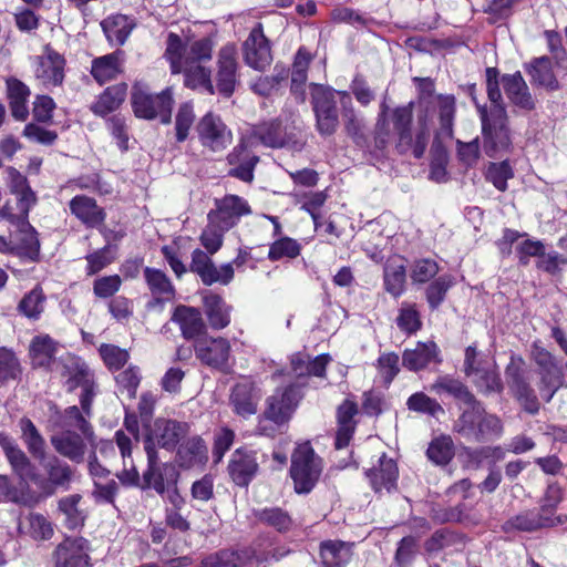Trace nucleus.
<instances>
[{
    "mask_svg": "<svg viewBox=\"0 0 567 567\" xmlns=\"http://www.w3.org/2000/svg\"><path fill=\"white\" fill-rule=\"evenodd\" d=\"M412 118L413 103L395 109H390L383 103L375 125L377 146L385 148L391 142H394L400 154L411 152L414 157L420 158L427 146L433 120L427 117L425 125H422L419 110H416V131L413 134Z\"/></svg>",
    "mask_w": 567,
    "mask_h": 567,
    "instance_id": "1",
    "label": "nucleus"
},
{
    "mask_svg": "<svg viewBox=\"0 0 567 567\" xmlns=\"http://www.w3.org/2000/svg\"><path fill=\"white\" fill-rule=\"evenodd\" d=\"M413 81L419 89V118L425 125L427 117L433 120L437 109L440 130L437 134L442 137H452L453 121L455 114V99L453 95H434V82L429 78H414Z\"/></svg>",
    "mask_w": 567,
    "mask_h": 567,
    "instance_id": "2",
    "label": "nucleus"
},
{
    "mask_svg": "<svg viewBox=\"0 0 567 567\" xmlns=\"http://www.w3.org/2000/svg\"><path fill=\"white\" fill-rule=\"evenodd\" d=\"M473 402H465L462 414L454 422L453 430L461 436L482 442L503 434V424L495 414L486 412L483 404L472 398Z\"/></svg>",
    "mask_w": 567,
    "mask_h": 567,
    "instance_id": "3",
    "label": "nucleus"
},
{
    "mask_svg": "<svg viewBox=\"0 0 567 567\" xmlns=\"http://www.w3.org/2000/svg\"><path fill=\"white\" fill-rule=\"evenodd\" d=\"M214 47L215 42L210 37L184 43L179 35L169 33L166 40L165 56L171 64L172 73H181L183 63H209L213 59Z\"/></svg>",
    "mask_w": 567,
    "mask_h": 567,
    "instance_id": "4",
    "label": "nucleus"
},
{
    "mask_svg": "<svg viewBox=\"0 0 567 567\" xmlns=\"http://www.w3.org/2000/svg\"><path fill=\"white\" fill-rule=\"evenodd\" d=\"M131 104L135 116L138 118L154 120L159 117L162 123H171L174 104L171 87L153 94L145 84L136 83L132 89Z\"/></svg>",
    "mask_w": 567,
    "mask_h": 567,
    "instance_id": "5",
    "label": "nucleus"
},
{
    "mask_svg": "<svg viewBox=\"0 0 567 567\" xmlns=\"http://www.w3.org/2000/svg\"><path fill=\"white\" fill-rule=\"evenodd\" d=\"M0 218L17 228L16 235H12L14 255L30 261H37L40 255V241L37 230L29 223V213H16L13 206L7 202L0 208Z\"/></svg>",
    "mask_w": 567,
    "mask_h": 567,
    "instance_id": "6",
    "label": "nucleus"
},
{
    "mask_svg": "<svg viewBox=\"0 0 567 567\" xmlns=\"http://www.w3.org/2000/svg\"><path fill=\"white\" fill-rule=\"evenodd\" d=\"M530 359L537 367L539 393L546 402H549L563 383V367L556 357L544 348L539 341L532 344Z\"/></svg>",
    "mask_w": 567,
    "mask_h": 567,
    "instance_id": "7",
    "label": "nucleus"
},
{
    "mask_svg": "<svg viewBox=\"0 0 567 567\" xmlns=\"http://www.w3.org/2000/svg\"><path fill=\"white\" fill-rule=\"evenodd\" d=\"M311 103L316 114L317 127L323 135H331L336 132L339 124V115L337 109V95L341 101L351 100L348 92L334 91L329 86L321 84L311 85Z\"/></svg>",
    "mask_w": 567,
    "mask_h": 567,
    "instance_id": "8",
    "label": "nucleus"
},
{
    "mask_svg": "<svg viewBox=\"0 0 567 567\" xmlns=\"http://www.w3.org/2000/svg\"><path fill=\"white\" fill-rule=\"evenodd\" d=\"M322 465L310 443L306 442L292 454L290 474L297 493H309L319 480Z\"/></svg>",
    "mask_w": 567,
    "mask_h": 567,
    "instance_id": "9",
    "label": "nucleus"
},
{
    "mask_svg": "<svg viewBox=\"0 0 567 567\" xmlns=\"http://www.w3.org/2000/svg\"><path fill=\"white\" fill-rule=\"evenodd\" d=\"M480 113L485 153L489 157H494L507 152L511 148L512 141L505 107H498L496 115H488L485 109H481Z\"/></svg>",
    "mask_w": 567,
    "mask_h": 567,
    "instance_id": "10",
    "label": "nucleus"
},
{
    "mask_svg": "<svg viewBox=\"0 0 567 567\" xmlns=\"http://www.w3.org/2000/svg\"><path fill=\"white\" fill-rule=\"evenodd\" d=\"M188 424L169 419H156L146 430L144 451L146 454H159L158 449L174 451L179 441L187 434Z\"/></svg>",
    "mask_w": 567,
    "mask_h": 567,
    "instance_id": "11",
    "label": "nucleus"
},
{
    "mask_svg": "<svg viewBox=\"0 0 567 567\" xmlns=\"http://www.w3.org/2000/svg\"><path fill=\"white\" fill-rule=\"evenodd\" d=\"M505 375L509 392L519 405L529 414L538 413L539 400L525 374V360L520 355H512L506 365Z\"/></svg>",
    "mask_w": 567,
    "mask_h": 567,
    "instance_id": "12",
    "label": "nucleus"
},
{
    "mask_svg": "<svg viewBox=\"0 0 567 567\" xmlns=\"http://www.w3.org/2000/svg\"><path fill=\"white\" fill-rule=\"evenodd\" d=\"M210 254L200 249L192 252L189 271L196 274L206 286L214 284L228 285L234 278V264L240 266L244 260L237 257L233 262L224 264L219 268L213 262Z\"/></svg>",
    "mask_w": 567,
    "mask_h": 567,
    "instance_id": "13",
    "label": "nucleus"
},
{
    "mask_svg": "<svg viewBox=\"0 0 567 567\" xmlns=\"http://www.w3.org/2000/svg\"><path fill=\"white\" fill-rule=\"evenodd\" d=\"M216 89L225 97L235 92L238 84V50L235 43L224 44L216 59Z\"/></svg>",
    "mask_w": 567,
    "mask_h": 567,
    "instance_id": "14",
    "label": "nucleus"
},
{
    "mask_svg": "<svg viewBox=\"0 0 567 567\" xmlns=\"http://www.w3.org/2000/svg\"><path fill=\"white\" fill-rule=\"evenodd\" d=\"M200 144L213 151H224L233 141V133L221 117L213 112L205 114L196 126Z\"/></svg>",
    "mask_w": 567,
    "mask_h": 567,
    "instance_id": "15",
    "label": "nucleus"
},
{
    "mask_svg": "<svg viewBox=\"0 0 567 567\" xmlns=\"http://www.w3.org/2000/svg\"><path fill=\"white\" fill-rule=\"evenodd\" d=\"M0 446L12 473L25 482H40V473L27 453L18 445L16 440L4 432H0Z\"/></svg>",
    "mask_w": 567,
    "mask_h": 567,
    "instance_id": "16",
    "label": "nucleus"
},
{
    "mask_svg": "<svg viewBox=\"0 0 567 567\" xmlns=\"http://www.w3.org/2000/svg\"><path fill=\"white\" fill-rule=\"evenodd\" d=\"M300 398V390L295 384L277 389L267 399V408L264 412L265 417L277 425L286 424L297 408Z\"/></svg>",
    "mask_w": 567,
    "mask_h": 567,
    "instance_id": "17",
    "label": "nucleus"
},
{
    "mask_svg": "<svg viewBox=\"0 0 567 567\" xmlns=\"http://www.w3.org/2000/svg\"><path fill=\"white\" fill-rule=\"evenodd\" d=\"M42 465L44 475L40 474V482H32L45 495H52L56 488H68L73 477L71 466L55 455H44L43 461H39Z\"/></svg>",
    "mask_w": 567,
    "mask_h": 567,
    "instance_id": "18",
    "label": "nucleus"
},
{
    "mask_svg": "<svg viewBox=\"0 0 567 567\" xmlns=\"http://www.w3.org/2000/svg\"><path fill=\"white\" fill-rule=\"evenodd\" d=\"M194 350L196 358L205 365L224 372L229 369L231 346L227 339L221 337L198 339Z\"/></svg>",
    "mask_w": 567,
    "mask_h": 567,
    "instance_id": "19",
    "label": "nucleus"
},
{
    "mask_svg": "<svg viewBox=\"0 0 567 567\" xmlns=\"http://www.w3.org/2000/svg\"><path fill=\"white\" fill-rule=\"evenodd\" d=\"M243 51L246 64L257 71H265L271 64V49L261 23L250 31L243 44Z\"/></svg>",
    "mask_w": 567,
    "mask_h": 567,
    "instance_id": "20",
    "label": "nucleus"
},
{
    "mask_svg": "<svg viewBox=\"0 0 567 567\" xmlns=\"http://www.w3.org/2000/svg\"><path fill=\"white\" fill-rule=\"evenodd\" d=\"M147 468L143 473L142 488L153 487L163 494L169 486L177 483L178 473L172 463L163 462L159 454H146Z\"/></svg>",
    "mask_w": 567,
    "mask_h": 567,
    "instance_id": "21",
    "label": "nucleus"
},
{
    "mask_svg": "<svg viewBox=\"0 0 567 567\" xmlns=\"http://www.w3.org/2000/svg\"><path fill=\"white\" fill-rule=\"evenodd\" d=\"M65 59L53 49L45 47L44 53L35 59L34 76L45 87L62 85Z\"/></svg>",
    "mask_w": 567,
    "mask_h": 567,
    "instance_id": "22",
    "label": "nucleus"
},
{
    "mask_svg": "<svg viewBox=\"0 0 567 567\" xmlns=\"http://www.w3.org/2000/svg\"><path fill=\"white\" fill-rule=\"evenodd\" d=\"M216 208L208 213V217L214 218L221 228L231 229L243 216L251 214V208L246 199L238 195H226L215 200Z\"/></svg>",
    "mask_w": 567,
    "mask_h": 567,
    "instance_id": "23",
    "label": "nucleus"
},
{
    "mask_svg": "<svg viewBox=\"0 0 567 567\" xmlns=\"http://www.w3.org/2000/svg\"><path fill=\"white\" fill-rule=\"evenodd\" d=\"M249 140H240L227 155V163L231 166L228 175L245 183L254 181V171L259 157L250 150Z\"/></svg>",
    "mask_w": 567,
    "mask_h": 567,
    "instance_id": "24",
    "label": "nucleus"
},
{
    "mask_svg": "<svg viewBox=\"0 0 567 567\" xmlns=\"http://www.w3.org/2000/svg\"><path fill=\"white\" fill-rule=\"evenodd\" d=\"M50 441L56 453L76 464L84 462L90 447L85 435L75 431H62L52 435Z\"/></svg>",
    "mask_w": 567,
    "mask_h": 567,
    "instance_id": "25",
    "label": "nucleus"
},
{
    "mask_svg": "<svg viewBox=\"0 0 567 567\" xmlns=\"http://www.w3.org/2000/svg\"><path fill=\"white\" fill-rule=\"evenodd\" d=\"M565 522H567L566 515L551 517L538 511H527L508 519L503 528L505 532L517 530L530 533L544 527L563 525Z\"/></svg>",
    "mask_w": 567,
    "mask_h": 567,
    "instance_id": "26",
    "label": "nucleus"
},
{
    "mask_svg": "<svg viewBox=\"0 0 567 567\" xmlns=\"http://www.w3.org/2000/svg\"><path fill=\"white\" fill-rule=\"evenodd\" d=\"M260 398L259 388L252 381L245 379L235 384L229 402L236 414L247 417L257 412Z\"/></svg>",
    "mask_w": 567,
    "mask_h": 567,
    "instance_id": "27",
    "label": "nucleus"
},
{
    "mask_svg": "<svg viewBox=\"0 0 567 567\" xmlns=\"http://www.w3.org/2000/svg\"><path fill=\"white\" fill-rule=\"evenodd\" d=\"M255 451L236 450L228 464V472L238 486H247L258 471V463Z\"/></svg>",
    "mask_w": 567,
    "mask_h": 567,
    "instance_id": "28",
    "label": "nucleus"
},
{
    "mask_svg": "<svg viewBox=\"0 0 567 567\" xmlns=\"http://www.w3.org/2000/svg\"><path fill=\"white\" fill-rule=\"evenodd\" d=\"M86 542L66 538L55 549V567H90Z\"/></svg>",
    "mask_w": 567,
    "mask_h": 567,
    "instance_id": "29",
    "label": "nucleus"
},
{
    "mask_svg": "<svg viewBox=\"0 0 567 567\" xmlns=\"http://www.w3.org/2000/svg\"><path fill=\"white\" fill-rule=\"evenodd\" d=\"M439 362L440 349L434 341L417 342L413 349H405L402 355V364L410 371H420Z\"/></svg>",
    "mask_w": 567,
    "mask_h": 567,
    "instance_id": "30",
    "label": "nucleus"
},
{
    "mask_svg": "<svg viewBox=\"0 0 567 567\" xmlns=\"http://www.w3.org/2000/svg\"><path fill=\"white\" fill-rule=\"evenodd\" d=\"M8 187L12 195L17 197V205L13 207L16 213H30L37 204V195L31 189L28 179L13 167L7 169Z\"/></svg>",
    "mask_w": 567,
    "mask_h": 567,
    "instance_id": "31",
    "label": "nucleus"
},
{
    "mask_svg": "<svg viewBox=\"0 0 567 567\" xmlns=\"http://www.w3.org/2000/svg\"><path fill=\"white\" fill-rule=\"evenodd\" d=\"M502 84L512 104L525 111L535 109V100L519 71L513 74H504Z\"/></svg>",
    "mask_w": 567,
    "mask_h": 567,
    "instance_id": "32",
    "label": "nucleus"
},
{
    "mask_svg": "<svg viewBox=\"0 0 567 567\" xmlns=\"http://www.w3.org/2000/svg\"><path fill=\"white\" fill-rule=\"evenodd\" d=\"M172 321L179 326L182 336L186 340L196 339L206 331L202 313L194 307L177 306L173 312Z\"/></svg>",
    "mask_w": 567,
    "mask_h": 567,
    "instance_id": "33",
    "label": "nucleus"
},
{
    "mask_svg": "<svg viewBox=\"0 0 567 567\" xmlns=\"http://www.w3.org/2000/svg\"><path fill=\"white\" fill-rule=\"evenodd\" d=\"M399 471L395 462L392 458L386 457L385 454L379 458L378 466L370 468L367 472V476L373 489L378 493L382 491L390 492L395 487Z\"/></svg>",
    "mask_w": 567,
    "mask_h": 567,
    "instance_id": "34",
    "label": "nucleus"
},
{
    "mask_svg": "<svg viewBox=\"0 0 567 567\" xmlns=\"http://www.w3.org/2000/svg\"><path fill=\"white\" fill-rule=\"evenodd\" d=\"M70 210L90 228L102 225L105 219V213L96 204V200L84 195H79L71 199Z\"/></svg>",
    "mask_w": 567,
    "mask_h": 567,
    "instance_id": "35",
    "label": "nucleus"
},
{
    "mask_svg": "<svg viewBox=\"0 0 567 567\" xmlns=\"http://www.w3.org/2000/svg\"><path fill=\"white\" fill-rule=\"evenodd\" d=\"M181 73L184 74L185 86L192 90L215 94L212 81V70L208 63H183Z\"/></svg>",
    "mask_w": 567,
    "mask_h": 567,
    "instance_id": "36",
    "label": "nucleus"
},
{
    "mask_svg": "<svg viewBox=\"0 0 567 567\" xmlns=\"http://www.w3.org/2000/svg\"><path fill=\"white\" fill-rule=\"evenodd\" d=\"M248 140L250 145L258 142L267 147L280 148L287 144L288 137L282 124L278 121H271L256 126Z\"/></svg>",
    "mask_w": 567,
    "mask_h": 567,
    "instance_id": "37",
    "label": "nucleus"
},
{
    "mask_svg": "<svg viewBox=\"0 0 567 567\" xmlns=\"http://www.w3.org/2000/svg\"><path fill=\"white\" fill-rule=\"evenodd\" d=\"M58 423L63 431L78 430L79 433H83L89 440L90 447H97L93 426L76 405L66 408L60 414Z\"/></svg>",
    "mask_w": 567,
    "mask_h": 567,
    "instance_id": "38",
    "label": "nucleus"
},
{
    "mask_svg": "<svg viewBox=\"0 0 567 567\" xmlns=\"http://www.w3.org/2000/svg\"><path fill=\"white\" fill-rule=\"evenodd\" d=\"M525 71L530 76L534 85L545 87L548 91L559 89V82L553 71L551 60L548 56L535 58L525 65Z\"/></svg>",
    "mask_w": 567,
    "mask_h": 567,
    "instance_id": "39",
    "label": "nucleus"
},
{
    "mask_svg": "<svg viewBox=\"0 0 567 567\" xmlns=\"http://www.w3.org/2000/svg\"><path fill=\"white\" fill-rule=\"evenodd\" d=\"M6 84L12 116L17 121H25L29 116L30 89L16 78L7 79Z\"/></svg>",
    "mask_w": 567,
    "mask_h": 567,
    "instance_id": "40",
    "label": "nucleus"
},
{
    "mask_svg": "<svg viewBox=\"0 0 567 567\" xmlns=\"http://www.w3.org/2000/svg\"><path fill=\"white\" fill-rule=\"evenodd\" d=\"M0 502L18 505H31L29 483L23 480L0 474Z\"/></svg>",
    "mask_w": 567,
    "mask_h": 567,
    "instance_id": "41",
    "label": "nucleus"
},
{
    "mask_svg": "<svg viewBox=\"0 0 567 567\" xmlns=\"http://www.w3.org/2000/svg\"><path fill=\"white\" fill-rule=\"evenodd\" d=\"M358 413L357 404L352 401H344L338 409V432L336 436V447L338 450L346 447L354 432V415Z\"/></svg>",
    "mask_w": 567,
    "mask_h": 567,
    "instance_id": "42",
    "label": "nucleus"
},
{
    "mask_svg": "<svg viewBox=\"0 0 567 567\" xmlns=\"http://www.w3.org/2000/svg\"><path fill=\"white\" fill-rule=\"evenodd\" d=\"M204 308L213 329L220 330L230 323V307L220 296L212 292L205 295Z\"/></svg>",
    "mask_w": 567,
    "mask_h": 567,
    "instance_id": "43",
    "label": "nucleus"
},
{
    "mask_svg": "<svg viewBox=\"0 0 567 567\" xmlns=\"http://www.w3.org/2000/svg\"><path fill=\"white\" fill-rule=\"evenodd\" d=\"M101 27L111 43L122 45L135 27L134 20L124 14H112L101 22Z\"/></svg>",
    "mask_w": 567,
    "mask_h": 567,
    "instance_id": "44",
    "label": "nucleus"
},
{
    "mask_svg": "<svg viewBox=\"0 0 567 567\" xmlns=\"http://www.w3.org/2000/svg\"><path fill=\"white\" fill-rule=\"evenodd\" d=\"M19 427L21 431V440L30 455L38 461H43L47 443L34 423L28 417H22L19 421Z\"/></svg>",
    "mask_w": 567,
    "mask_h": 567,
    "instance_id": "45",
    "label": "nucleus"
},
{
    "mask_svg": "<svg viewBox=\"0 0 567 567\" xmlns=\"http://www.w3.org/2000/svg\"><path fill=\"white\" fill-rule=\"evenodd\" d=\"M127 85L125 83L109 86L91 106L92 112L99 116H105L121 106L126 97Z\"/></svg>",
    "mask_w": 567,
    "mask_h": 567,
    "instance_id": "46",
    "label": "nucleus"
},
{
    "mask_svg": "<svg viewBox=\"0 0 567 567\" xmlns=\"http://www.w3.org/2000/svg\"><path fill=\"white\" fill-rule=\"evenodd\" d=\"M384 288L393 297H399L403 293L405 287V265L400 257L391 258L384 266Z\"/></svg>",
    "mask_w": 567,
    "mask_h": 567,
    "instance_id": "47",
    "label": "nucleus"
},
{
    "mask_svg": "<svg viewBox=\"0 0 567 567\" xmlns=\"http://www.w3.org/2000/svg\"><path fill=\"white\" fill-rule=\"evenodd\" d=\"M177 457L181 465L187 468L202 465L207 460V447L199 436H194L178 447Z\"/></svg>",
    "mask_w": 567,
    "mask_h": 567,
    "instance_id": "48",
    "label": "nucleus"
},
{
    "mask_svg": "<svg viewBox=\"0 0 567 567\" xmlns=\"http://www.w3.org/2000/svg\"><path fill=\"white\" fill-rule=\"evenodd\" d=\"M144 278L150 291L157 300H171L174 298L175 288L163 270L145 267Z\"/></svg>",
    "mask_w": 567,
    "mask_h": 567,
    "instance_id": "49",
    "label": "nucleus"
},
{
    "mask_svg": "<svg viewBox=\"0 0 567 567\" xmlns=\"http://www.w3.org/2000/svg\"><path fill=\"white\" fill-rule=\"evenodd\" d=\"M312 56L305 49L300 48L295 56L291 72V93L300 102L305 101L303 85L307 81V70L309 68Z\"/></svg>",
    "mask_w": 567,
    "mask_h": 567,
    "instance_id": "50",
    "label": "nucleus"
},
{
    "mask_svg": "<svg viewBox=\"0 0 567 567\" xmlns=\"http://www.w3.org/2000/svg\"><path fill=\"white\" fill-rule=\"evenodd\" d=\"M29 352L34 367H49L56 352V342L49 334L35 336Z\"/></svg>",
    "mask_w": 567,
    "mask_h": 567,
    "instance_id": "51",
    "label": "nucleus"
},
{
    "mask_svg": "<svg viewBox=\"0 0 567 567\" xmlns=\"http://www.w3.org/2000/svg\"><path fill=\"white\" fill-rule=\"evenodd\" d=\"M320 554L324 567H342L351 558V547L343 542L328 540L321 544Z\"/></svg>",
    "mask_w": 567,
    "mask_h": 567,
    "instance_id": "52",
    "label": "nucleus"
},
{
    "mask_svg": "<svg viewBox=\"0 0 567 567\" xmlns=\"http://www.w3.org/2000/svg\"><path fill=\"white\" fill-rule=\"evenodd\" d=\"M468 378L472 379L475 386L484 394L501 393L504 389L495 365L476 369Z\"/></svg>",
    "mask_w": 567,
    "mask_h": 567,
    "instance_id": "53",
    "label": "nucleus"
},
{
    "mask_svg": "<svg viewBox=\"0 0 567 567\" xmlns=\"http://www.w3.org/2000/svg\"><path fill=\"white\" fill-rule=\"evenodd\" d=\"M120 72V60L116 53H110L92 61L91 74L100 84L115 79Z\"/></svg>",
    "mask_w": 567,
    "mask_h": 567,
    "instance_id": "54",
    "label": "nucleus"
},
{
    "mask_svg": "<svg viewBox=\"0 0 567 567\" xmlns=\"http://www.w3.org/2000/svg\"><path fill=\"white\" fill-rule=\"evenodd\" d=\"M69 383L70 389H73L75 386L83 388L80 402L83 413L89 417L91 415L93 389L87 368L85 365H81L78 369V372L71 379H69Z\"/></svg>",
    "mask_w": 567,
    "mask_h": 567,
    "instance_id": "55",
    "label": "nucleus"
},
{
    "mask_svg": "<svg viewBox=\"0 0 567 567\" xmlns=\"http://www.w3.org/2000/svg\"><path fill=\"white\" fill-rule=\"evenodd\" d=\"M256 517L262 524H266L279 533H286L292 527V518L280 507H269L256 513Z\"/></svg>",
    "mask_w": 567,
    "mask_h": 567,
    "instance_id": "56",
    "label": "nucleus"
},
{
    "mask_svg": "<svg viewBox=\"0 0 567 567\" xmlns=\"http://www.w3.org/2000/svg\"><path fill=\"white\" fill-rule=\"evenodd\" d=\"M45 299L42 289L35 287L21 299L18 310L27 318L38 320L44 311Z\"/></svg>",
    "mask_w": 567,
    "mask_h": 567,
    "instance_id": "57",
    "label": "nucleus"
},
{
    "mask_svg": "<svg viewBox=\"0 0 567 567\" xmlns=\"http://www.w3.org/2000/svg\"><path fill=\"white\" fill-rule=\"evenodd\" d=\"M431 390L437 394L446 392V393L453 395L458 401H461L463 404L465 402H473L472 398L474 395L468 391V389L461 381L450 378V377L439 378L431 385Z\"/></svg>",
    "mask_w": 567,
    "mask_h": 567,
    "instance_id": "58",
    "label": "nucleus"
},
{
    "mask_svg": "<svg viewBox=\"0 0 567 567\" xmlns=\"http://www.w3.org/2000/svg\"><path fill=\"white\" fill-rule=\"evenodd\" d=\"M81 498L80 494H73L59 501V511L65 516V524L71 529L82 526L84 522V515L79 508Z\"/></svg>",
    "mask_w": 567,
    "mask_h": 567,
    "instance_id": "59",
    "label": "nucleus"
},
{
    "mask_svg": "<svg viewBox=\"0 0 567 567\" xmlns=\"http://www.w3.org/2000/svg\"><path fill=\"white\" fill-rule=\"evenodd\" d=\"M427 457L437 465L447 464L454 456V444L450 436L434 439L426 451Z\"/></svg>",
    "mask_w": 567,
    "mask_h": 567,
    "instance_id": "60",
    "label": "nucleus"
},
{
    "mask_svg": "<svg viewBox=\"0 0 567 567\" xmlns=\"http://www.w3.org/2000/svg\"><path fill=\"white\" fill-rule=\"evenodd\" d=\"M301 245L293 238L279 237L269 247L268 259L271 261L284 258L293 259L300 255Z\"/></svg>",
    "mask_w": 567,
    "mask_h": 567,
    "instance_id": "61",
    "label": "nucleus"
},
{
    "mask_svg": "<svg viewBox=\"0 0 567 567\" xmlns=\"http://www.w3.org/2000/svg\"><path fill=\"white\" fill-rule=\"evenodd\" d=\"M207 218L208 224L203 230L199 239L208 254L214 255L223 246L224 234L228 231V229L221 228V225H219L214 218L208 216Z\"/></svg>",
    "mask_w": 567,
    "mask_h": 567,
    "instance_id": "62",
    "label": "nucleus"
},
{
    "mask_svg": "<svg viewBox=\"0 0 567 567\" xmlns=\"http://www.w3.org/2000/svg\"><path fill=\"white\" fill-rule=\"evenodd\" d=\"M514 177L512 166L507 161L501 163H491L487 167L486 179L491 182L499 192L507 189V181Z\"/></svg>",
    "mask_w": 567,
    "mask_h": 567,
    "instance_id": "63",
    "label": "nucleus"
},
{
    "mask_svg": "<svg viewBox=\"0 0 567 567\" xmlns=\"http://www.w3.org/2000/svg\"><path fill=\"white\" fill-rule=\"evenodd\" d=\"M243 564L241 555L234 550H220L203 560V567H241Z\"/></svg>",
    "mask_w": 567,
    "mask_h": 567,
    "instance_id": "64",
    "label": "nucleus"
}]
</instances>
